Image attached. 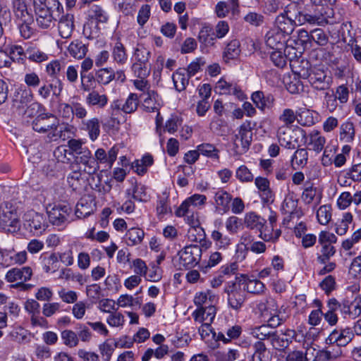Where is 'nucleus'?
<instances>
[{"instance_id": "nucleus-1", "label": "nucleus", "mask_w": 361, "mask_h": 361, "mask_svg": "<svg viewBox=\"0 0 361 361\" xmlns=\"http://www.w3.org/2000/svg\"><path fill=\"white\" fill-rule=\"evenodd\" d=\"M298 73L300 78L307 80L316 91H328L333 83V78L327 70L320 66H312L307 61L302 62Z\"/></svg>"}, {"instance_id": "nucleus-2", "label": "nucleus", "mask_w": 361, "mask_h": 361, "mask_svg": "<svg viewBox=\"0 0 361 361\" xmlns=\"http://www.w3.org/2000/svg\"><path fill=\"white\" fill-rule=\"evenodd\" d=\"M12 8L14 20L20 35L25 39H29L34 32L31 26L34 22L32 10L27 8L26 0H13Z\"/></svg>"}, {"instance_id": "nucleus-3", "label": "nucleus", "mask_w": 361, "mask_h": 361, "mask_svg": "<svg viewBox=\"0 0 361 361\" xmlns=\"http://www.w3.org/2000/svg\"><path fill=\"white\" fill-rule=\"evenodd\" d=\"M151 57V51L143 44H137L133 48L131 56V71L134 75L139 78H145L149 73L151 66L149 59Z\"/></svg>"}, {"instance_id": "nucleus-4", "label": "nucleus", "mask_w": 361, "mask_h": 361, "mask_svg": "<svg viewBox=\"0 0 361 361\" xmlns=\"http://www.w3.org/2000/svg\"><path fill=\"white\" fill-rule=\"evenodd\" d=\"M60 3L58 0H44L35 3L36 22L41 29H48L54 25L55 12H59Z\"/></svg>"}, {"instance_id": "nucleus-5", "label": "nucleus", "mask_w": 361, "mask_h": 361, "mask_svg": "<svg viewBox=\"0 0 361 361\" xmlns=\"http://www.w3.org/2000/svg\"><path fill=\"white\" fill-rule=\"evenodd\" d=\"M299 13V4L295 1L290 2L279 13L276 19L275 24L280 32L284 35H289L293 33L298 24L297 14Z\"/></svg>"}, {"instance_id": "nucleus-6", "label": "nucleus", "mask_w": 361, "mask_h": 361, "mask_svg": "<svg viewBox=\"0 0 361 361\" xmlns=\"http://www.w3.org/2000/svg\"><path fill=\"white\" fill-rule=\"evenodd\" d=\"M32 129L39 133H46L50 140H56L61 137L63 128H59L58 118L51 114L39 115L32 121Z\"/></svg>"}, {"instance_id": "nucleus-7", "label": "nucleus", "mask_w": 361, "mask_h": 361, "mask_svg": "<svg viewBox=\"0 0 361 361\" xmlns=\"http://www.w3.org/2000/svg\"><path fill=\"white\" fill-rule=\"evenodd\" d=\"M202 250L197 245H190L184 247L178 253L179 257V269H191L199 264Z\"/></svg>"}, {"instance_id": "nucleus-8", "label": "nucleus", "mask_w": 361, "mask_h": 361, "mask_svg": "<svg viewBox=\"0 0 361 361\" xmlns=\"http://www.w3.org/2000/svg\"><path fill=\"white\" fill-rule=\"evenodd\" d=\"M305 132L302 129L293 130L287 126H281L277 131V137L281 146L294 149L299 146V139L305 137Z\"/></svg>"}, {"instance_id": "nucleus-9", "label": "nucleus", "mask_w": 361, "mask_h": 361, "mask_svg": "<svg viewBox=\"0 0 361 361\" xmlns=\"http://www.w3.org/2000/svg\"><path fill=\"white\" fill-rule=\"evenodd\" d=\"M224 290L227 294L229 307L236 311L240 310L245 301V291L240 284L235 282L228 283Z\"/></svg>"}, {"instance_id": "nucleus-10", "label": "nucleus", "mask_w": 361, "mask_h": 361, "mask_svg": "<svg viewBox=\"0 0 361 361\" xmlns=\"http://www.w3.org/2000/svg\"><path fill=\"white\" fill-rule=\"evenodd\" d=\"M25 226L35 235L42 234L47 227L45 216L33 210L27 212L24 215Z\"/></svg>"}, {"instance_id": "nucleus-11", "label": "nucleus", "mask_w": 361, "mask_h": 361, "mask_svg": "<svg viewBox=\"0 0 361 361\" xmlns=\"http://www.w3.org/2000/svg\"><path fill=\"white\" fill-rule=\"evenodd\" d=\"M252 128L251 121H246L239 127L238 133L233 139L235 150H238L240 148L239 137H241L240 154L246 152L250 147L252 140Z\"/></svg>"}, {"instance_id": "nucleus-12", "label": "nucleus", "mask_w": 361, "mask_h": 361, "mask_svg": "<svg viewBox=\"0 0 361 361\" xmlns=\"http://www.w3.org/2000/svg\"><path fill=\"white\" fill-rule=\"evenodd\" d=\"M33 98V94L30 90H20L17 91L13 99V106L19 111V114H27L28 116L32 115L31 111L34 110L35 104H32L29 106L30 103Z\"/></svg>"}, {"instance_id": "nucleus-13", "label": "nucleus", "mask_w": 361, "mask_h": 361, "mask_svg": "<svg viewBox=\"0 0 361 361\" xmlns=\"http://www.w3.org/2000/svg\"><path fill=\"white\" fill-rule=\"evenodd\" d=\"M24 308L29 314L31 324L33 326L48 327V322L44 317L41 316L40 305L37 300L34 299L27 300Z\"/></svg>"}, {"instance_id": "nucleus-14", "label": "nucleus", "mask_w": 361, "mask_h": 361, "mask_svg": "<svg viewBox=\"0 0 361 361\" xmlns=\"http://www.w3.org/2000/svg\"><path fill=\"white\" fill-rule=\"evenodd\" d=\"M354 338V332L350 327L335 329L326 339L327 344L336 343L338 347H345Z\"/></svg>"}, {"instance_id": "nucleus-15", "label": "nucleus", "mask_w": 361, "mask_h": 361, "mask_svg": "<svg viewBox=\"0 0 361 361\" xmlns=\"http://www.w3.org/2000/svg\"><path fill=\"white\" fill-rule=\"evenodd\" d=\"M215 91L220 94L233 95L239 100L245 99V94L241 87L235 82L221 78L215 85Z\"/></svg>"}, {"instance_id": "nucleus-16", "label": "nucleus", "mask_w": 361, "mask_h": 361, "mask_svg": "<svg viewBox=\"0 0 361 361\" xmlns=\"http://www.w3.org/2000/svg\"><path fill=\"white\" fill-rule=\"evenodd\" d=\"M71 213V208L67 205H55L47 214L49 221L54 226H65L68 222V217Z\"/></svg>"}, {"instance_id": "nucleus-17", "label": "nucleus", "mask_w": 361, "mask_h": 361, "mask_svg": "<svg viewBox=\"0 0 361 361\" xmlns=\"http://www.w3.org/2000/svg\"><path fill=\"white\" fill-rule=\"evenodd\" d=\"M139 98L142 102V107L147 112H159L161 107V99L154 90H147L140 94ZM159 113L157 114V116Z\"/></svg>"}, {"instance_id": "nucleus-18", "label": "nucleus", "mask_w": 361, "mask_h": 361, "mask_svg": "<svg viewBox=\"0 0 361 361\" xmlns=\"http://www.w3.org/2000/svg\"><path fill=\"white\" fill-rule=\"evenodd\" d=\"M64 68V66L59 61L54 60L48 63L46 66V73L53 80H56L58 85L55 86L54 95L56 97H59L63 89V83L59 79V75L61 71Z\"/></svg>"}, {"instance_id": "nucleus-19", "label": "nucleus", "mask_w": 361, "mask_h": 361, "mask_svg": "<svg viewBox=\"0 0 361 361\" xmlns=\"http://www.w3.org/2000/svg\"><path fill=\"white\" fill-rule=\"evenodd\" d=\"M250 335L257 339V341L264 342V341L267 340L274 343V341H279L277 331L269 330L268 326H265V324L250 328Z\"/></svg>"}, {"instance_id": "nucleus-20", "label": "nucleus", "mask_w": 361, "mask_h": 361, "mask_svg": "<svg viewBox=\"0 0 361 361\" xmlns=\"http://www.w3.org/2000/svg\"><path fill=\"white\" fill-rule=\"evenodd\" d=\"M341 314L353 319L357 318L361 314V296H356L352 301L343 300L341 302Z\"/></svg>"}, {"instance_id": "nucleus-21", "label": "nucleus", "mask_w": 361, "mask_h": 361, "mask_svg": "<svg viewBox=\"0 0 361 361\" xmlns=\"http://www.w3.org/2000/svg\"><path fill=\"white\" fill-rule=\"evenodd\" d=\"M75 29V18L73 14L63 15L58 22L59 35L63 39H69Z\"/></svg>"}, {"instance_id": "nucleus-22", "label": "nucleus", "mask_w": 361, "mask_h": 361, "mask_svg": "<svg viewBox=\"0 0 361 361\" xmlns=\"http://www.w3.org/2000/svg\"><path fill=\"white\" fill-rule=\"evenodd\" d=\"M119 147L114 145L106 153L103 148H98L94 152V159L100 164H106L109 168H111L114 163L116 160L118 154Z\"/></svg>"}, {"instance_id": "nucleus-23", "label": "nucleus", "mask_w": 361, "mask_h": 361, "mask_svg": "<svg viewBox=\"0 0 361 361\" xmlns=\"http://www.w3.org/2000/svg\"><path fill=\"white\" fill-rule=\"evenodd\" d=\"M216 307L214 305L200 307L192 313L195 322L199 323L212 324L216 316Z\"/></svg>"}, {"instance_id": "nucleus-24", "label": "nucleus", "mask_w": 361, "mask_h": 361, "mask_svg": "<svg viewBox=\"0 0 361 361\" xmlns=\"http://www.w3.org/2000/svg\"><path fill=\"white\" fill-rule=\"evenodd\" d=\"M255 184L259 190L263 202L271 203L274 202V193L270 188V183L266 178L258 176L255 179Z\"/></svg>"}, {"instance_id": "nucleus-25", "label": "nucleus", "mask_w": 361, "mask_h": 361, "mask_svg": "<svg viewBox=\"0 0 361 361\" xmlns=\"http://www.w3.org/2000/svg\"><path fill=\"white\" fill-rule=\"evenodd\" d=\"M353 203L359 205L361 203V191H357L353 195L350 192H343L338 196L336 205L341 210H344Z\"/></svg>"}, {"instance_id": "nucleus-26", "label": "nucleus", "mask_w": 361, "mask_h": 361, "mask_svg": "<svg viewBox=\"0 0 361 361\" xmlns=\"http://www.w3.org/2000/svg\"><path fill=\"white\" fill-rule=\"evenodd\" d=\"M251 99L255 106L261 111L271 109L274 104L275 99L271 94H264L262 91H256L252 94Z\"/></svg>"}, {"instance_id": "nucleus-27", "label": "nucleus", "mask_w": 361, "mask_h": 361, "mask_svg": "<svg viewBox=\"0 0 361 361\" xmlns=\"http://www.w3.org/2000/svg\"><path fill=\"white\" fill-rule=\"evenodd\" d=\"M81 130L87 132L91 141H95L100 135V122L99 118L93 117L90 119L82 120Z\"/></svg>"}, {"instance_id": "nucleus-28", "label": "nucleus", "mask_w": 361, "mask_h": 361, "mask_svg": "<svg viewBox=\"0 0 361 361\" xmlns=\"http://www.w3.org/2000/svg\"><path fill=\"white\" fill-rule=\"evenodd\" d=\"M281 210L283 213L288 214L290 217H300L302 215L300 210L298 209V199L295 195L288 193L282 204Z\"/></svg>"}, {"instance_id": "nucleus-29", "label": "nucleus", "mask_w": 361, "mask_h": 361, "mask_svg": "<svg viewBox=\"0 0 361 361\" xmlns=\"http://www.w3.org/2000/svg\"><path fill=\"white\" fill-rule=\"evenodd\" d=\"M88 92V94L85 97V102L89 106L104 109L107 105L109 99L106 94L95 90Z\"/></svg>"}, {"instance_id": "nucleus-30", "label": "nucleus", "mask_w": 361, "mask_h": 361, "mask_svg": "<svg viewBox=\"0 0 361 361\" xmlns=\"http://www.w3.org/2000/svg\"><path fill=\"white\" fill-rule=\"evenodd\" d=\"M88 51V45L79 39L72 41L67 47V55L75 59H82Z\"/></svg>"}, {"instance_id": "nucleus-31", "label": "nucleus", "mask_w": 361, "mask_h": 361, "mask_svg": "<svg viewBox=\"0 0 361 361\" xmlns=\"http://www.w3.org/2000/svg\"><path fill=\"white\" fill-rule=\"evenodd\" d=\"M285 42L286 35L279 31H269L266 35V44L272 49H283Z\"/></svg>"}, {"instance_id": "nucleus-32", "label": "nucleus", "mask_w": 361, "mask_h": 361, "mask_svg": "<svg viewBox=\"0 0 361 361\" xmlns=\"http://www.w3.org/2000/svg\"><path fill=\"white\" fill-rule=\"evenodd\" d=\"M111 56L114 61L118 66H123L127 63L128 59L127 50L120 39H117L114 43L111 50Z\"/></svg>"}, {"instance_id": "nucleus-33", "label": "nucleus", "mask_w": 361, "mask_h": 361, "mask_svg": "<svg viewBox=\"0 0 361 361\" xmlns=\"http://www.w3.org/2000/svg\"><path fill=\"white\" fill-rule=\"evenodd\" d=\"M355 129L353 123L347 120L342 123L339 127V139L341 141L350 143L355 139Z\"/></svg>"}, {"instance_id": "nucleus-34", "label": "nucleus", "mask_w": 361, "mask_h": 361, "mask_svg": "<svg viewBox=\"0 0 361 361\" xmlns=\"http://www.w3.org/2000/svg\"><path fill=\"white\" fill-rule=\"evenodd\" d=\"M254 353L252 355L253 361H271V355L270 350L267 348L264 342L256 341L252 345Z\"/></svg>"}, {"instance_id": "nucleus-35", "label": "nucleus", "mask_w": 361, "mask_h": 361, "mask_svg": "<svg viewBox=\"0 0 361 361\" xmlns=\"http://www.w3.org/2000/svg\"><path fill=\"white\" fill-rule=\"evenodd\" d=\"M214 199L216 210L223 213L228 211L231 201V195L228 192L222 190H218L215 192Z\"/></svg>"}, {"instance_id": "nucleus-36", "label": "nucleus", "mask_w": 361, "mask_h": 361, "mask_svg": "<svg viewBox=\"0 0 361 361\" xmlns=\"http://www.w3.org/2000/svg\"><path fill=\"white\" fill-rule=\"evenodd\" d=\"M326 143V138L318 130H313L309 135L307 145L309 149L317 153L321 152Z\"/></svg>"}, {"instance_id": "nucleus-37", "label": "nucleus", "mask_w": 361, "mask_h": 361, "mask_svg": "<svg viewBox=\"0 0 361 361\" xmlns=\"http://www.w3.org/2000/svg\"><path fill=\"white\" fill-rule=\"evenodd\" d=\"M39 259L44 272H54L58 269L59 257L56 253H43Z\"/></svg>"}, {"instance_id": "nucleus-38", "label": "nucleus", "mask_w": 361, "mask_h": 361, "mask_svg": "<svg viewBox=\"0 0 361 361\" xmlns=\"http://www.w3.org/2000/svg\"><path fill=\"white\" fill-rule=\"evenodd\" d=\"M190 77L187 74L185 68L176 70L172 75L174 87L178 92L185 90L189 83Z\"/></svg>"}, {"instance_id": "nucleus-39", "label": "nucleus", "mask_w": 361, "mask_h": 361, "mask_svg": "<svg viewBox=\"0 0 361 361\" xmlns=\"http://www.w3.org/2000/svg\"><path fill=\"white\" fill-rule=\"evenodd\" d=\"M195 207L186 199L182 202L180 207L176 211V214L178 217L185 216L188 219V223L190 224H195L194 221L195 218L197 219V215L195 214Z\"/></svg>"}, {"instance_id": "nucleus-40", "label": "nucleus", "mask_w": 361, "mask_h": 361, "mask_svg": "<svg viewBox=\"0 0 361 361\" xmlns=\"http://www.w3.org/2000/svg\"><path fill=\"white\" fill-rule=\"evenodd\" d=\"M8 336L13 341L20 344L27 343L31 340V334L20 326L13 327Z\"/></svg>"}, {"instance_id": "nucleus-41", "label": "nucleus", "mask_w": 361, "mask_h": 361, "mask_svg": "<svg viewBox=\"0 0 361 361\" xmlns=\"http://www.w3.org/2000/svg\"><path fill=\"white\" fill-rule=\"evenodd\" d=\"M216 39V38L212 27L204 25L200 29L198 40L201 44L204 47H212L214 45Z\"/></svg>"}, {"instance_id": "nucleus-42", "label": "nucleus", "mask_w": 361, "mask_h": 361, "mask_svg": "<svg viewBox=\"0 0 361 361\" xmlns=\"http://www.w3.org/2000/svg\"><path fill=\"white\" fill-rule=\"evenodd\" d=\"M318 190L316 187L313 186V184L310 182H306L305 184V188L302 193V200L305 204H311L314 200L318 199V202H320L322 195H317Z\"/></svg>"}, {"instance_id": "nucleus-43", "label": "nucleus", "mask_w": 361, "mask_h": 361, "mask_svg": "<svg viewBox=\"0 0 361 361\" xmlns=\"http://www.w3.org/2000/svg\"><path fill=\"white\" fill-rule=\"evenodd\" d=\"M145 232L139 228H131L126 234V240L128 245L134 246L140 244L144 238Z\"/></svg>"}, {"instance_id": "nucleus-44", "label": "nucleus", "mask_w": 361, "mask_h": 361, "mask_svg": "<svg viewBox=\"0 0 361 361\" xmlns=\"http://www.w3.org/2000/svg\"><path fill=\"white\" fill-rule=\"evenodd\" d=\"M266 221L255 212H249L245 216V224L247 228L261 231Z\"/></svg>"}, {"instance_id": "nucleus-45", "label": "nucleus", "mask_w": 361, "mask_h": 361, "mask_svg": "<svg viewBox=\"0 0 361 361\" xmlns=\"http://www.w3.org/2000/svg\"><path fill=\"white\" fill-rule=\"evenodd\" d=\"M342 350L338 345L319 352L318 357L320 361H335L342 356Z\"/></svg>"}, {"instance_id": "nucleus-46", "label": "nucleus", "mask_w": 361, "mask_h": 361, "mask_svg": "<svg viewBox=\"0 0 361 361\" xmlns=\"http://www.w3.org/2000/svg\"><path fill=\"white\" fill-rule=\"evenodd\" d=\"M243 284L244 288L243 289L253 294H261L264 293L265 289L264 284L257 279H249L244 277Z\"/></svg>"}, {"instance_id": "nucleus-47", "label": "nucleus", "mask_w": 361, "mask_h": 361, "mask_svg": "<svg viewBox=\"0 0 361 361\" xmlns=\"http://www.w3.org/2000/svg\"><path fill=\"white\" fill-rule=\"evenodd\" d=\"M139 104V97L135 93H130L126 101L121 100L122 111L125 114H132L136 111Z\"/></svg>"}, {"instance_id": "nucleus-48", "label": "nucleus", "mask_w": 361, "mask_h": 361, "mask_svg": "<svg viewBox=\"0 0 361 361\" xmlns=\"http://www.w3.org/2000/svg\"><path fill=\"white\" fill-rule=\"evenodd\" d=\"M297 18L298 25H302L305 23H308L310 25H320L323 22V19L320 16L303 13L300 4L299 13L297 14Z\"/></svg>"}, {"instance_id": "nucleus-49", "label": "nucleus", "mask_w": 361, "mask_h": 361, "mask_svg": "<svg viewBox=\"0 0 361 361\" xmlns=\"http://www.w3.org/2000/svg\"><path fill=\"white\" fill-rule=\"evenodd\" d=\"M94 205L92 202L81 199L76 204L75 215L78 218H86L93 213Z\"/></svg>"}, {"instance_id": "nucleus-50", "label": "nucleus", "mask_w": 361, "mask_h": 361, "mask_svg": "<svg viewBox=\"0 0 361 361\" xmlns=\"http://www.w3.org/2000/svg\"><path fill=\"white\" fill-rule=\"evenodd\" d=\"M211 238L214 242L215 246L219 250H225L228 248L231 244V240L227 235H224L219 231L214 230L211 234Z\"/></svg>"}, {"instance_id": "nucleus-51", "label": "nucleus", "mask_w": 361, "mask_h": 361, "mask_svg": "<svg viewBox=\"0 0 361 361\" xmlns=\"http://www.w3.org/2000/svg\"><path fill=\"white\" fill-rule=\"evenodd\" d=\"M297 121L303 126H311L314 124L313 113L305 108H300L297 110Z\"/></svg>"}, {"instance_id": "nucleus-52", "label": "nucleus", "mask_w": 361, "mask_h": 361, "mask_svg": "<svg viewBox=\"0 0 361 361\" xmlns=\"http://www.w3.org/2000/svg\"><path fill=\"white\" fill-rule=\"evenodd\" d=\"M25 58L30 61L41 63L48 59V55L35 47H29L25 50Z\"/></svg>"}, {"instance_id": "nucleus-53", "label": "nucleus", "mask_w": 361, "mask_h": 361, "mask_svg": "<svg viewBox=\"0 0 361 361\" xmlns=\"http://www.w3.org/2000/svg\"><path fill=\"white\" fill-rule=\"evenodd\" d=\"M18 222V210L7 212H0V224L4 227H15Z\"/></svg>"}, {"instance_id": "nucleus-54", "label": "nucleus", "mask_w": 361, "mask_h": 361, "mask_svg": "<svg viewBox=\"0 0 361 361\" xmlns=\"http://www.w3.org/2000/svg\"><path fill=\"white\" fill-rule=\"evenodd\" d=\"M265 319L267 322L265 326H268V329H275L286 321V317L281 315V312L276 308L272 312L269 313Z\"/></svg>"}, {"instance_id": "nucleus-55", "label": "nucleus", "mask_w": 361, "mask_h": 361, "mask_svg": "<svg viewBox=\"0 0 361 361\" xmlns=\"http://www.w3.org/2000/svg\"><path fill=\"white\" fill-rule=\"evenodd\" d=\"M240 42L237 39L231 41L224 51V57L226 60L237 58L240 54Z\"/></svg>"}, {"instance_id": "nucleus-56", "label": "nucleus", "mask_w": 361, "mask_h": 361, "mask_svg": "<svg viewBox=\"0 0 361 361\" xmlns=\"http://www.w3.org/2000/svg\"><path fill=\"white\" fill-rule=\"evenodd\" d=\"M320 254H317V260L321 264L327 263L336 253V248L331 245H322Z\"/></svg>"}, {"instance_id": "nucleus-57", "label": "nucleus", "mask_w": 361, "mask_h": 361, "mask_svg": "<svg viewBox=\"0 0 361 361\" xmlns=\"http://www.w3.org/2000/svg\"><path fill=\"white\" fill-rule=\"evenodd\" d=\"M97 81L102 85H107L115 78V73L112 68H101L95 73Z\"/></svg>"}, {"instance_id": "nucleus-58", "label": "nucleus", "mask_w": 361, "mask_h": 361, "mask_svg": "<svg viewBox=\"0 0 361 361\" xmlns=\"http://www.w3.org/2000/svg\"><path fill=\"white\" fill-rule=\"evenodd\" d=\"M54 155L58 161L64 164L71 163L73 158L70 149H67L66 146L62 145L59 146L55 149Z\"/></svg>"}, {"instance_id": "nucleus-59", "label": "nucleus", "mask_w": 361, "mask_h": 361, "mask_svg": "<svg viewBox=\"0 0 361 361\" xmlns=\"http://www.w3.org/2000/svg\"><path fill=\"white\" fill-rule=\"evenodd\" d=\"M61 336L63 344L69 348H74L78 345L79 338L78 335L72 330L66 329L63 331Z\"/></svg>"}, {"instance_id": "nucleus-60", "label": "nucleus", "mask_w": 361, "mask_h": 361, "mask_svg": "<svg viewBox=\"0 0 361 361\" xmlns=\"http://www.w3.org/2000/svg\"><path fill=\"white\" fill-rule=\"evenodd\" d=\"M331 206L324 204L321 206L317 212V218L322 225H326L331 219Z\"/></svg>"}, {"instance_id": "nucleus-61", "label": "nucleus", "mask_w": 361, "mask_h": 361, "mask_svg": "<svg viewBox=\"0 0 361 361\" xmlns=\"http://www.w3.org/2000/svg\"><path fill=\"white\" fill-rule=\"evenodd\" d=\"M297 111H294L291 109H285L279 116V120L283 123L282 126L291 128L293 123L297 121Z\"/></svg>"}, {"instance_id": "nucleus-62", "label": "nucleus", "mask_w": 361, "mask_h": 361, "mask_svg": "<svg viewBox=\"0 0 361 361\" xmlns=\"http://www.w3.org/2000/svg\"><path fill=\"white\" fill-rule=\"evenodd\" d=\"M130 267L135 273L134 275H139L140 278L142 276L147 277L148 267L142 259L137 258L133 259L130 264Z\"/></svg>"}, {"instance_id": "nucleus-63", "label": "nucleus", "mask_w": 361, "mask_h": 361, "mask_svg": "<svg viewBox=\"0 0 361 361\" xmlns=\"http://www.w3.org/2000/svg\"><path fill=\"white\" fill-rule=\"evenodd\" d=\"M261 8L265 14L276 13L282 8L280 0H262Z\"/></svg>"}, {"instance_id": "nucleus-64", "label": "nucleus", "mask_w": 361, "mask_h": 361, "mask_svg": "<svg viewBox=\"0 0 361 361\" xmlns=\"http://www.w3.org/2000/svg\"><path fill=\"white\" fill-rule=\"evenodd\" d=\"M222 259L223 257L221 252L217 251L212 252L209 255L207 264H202L200 267V271L204 274H207L212 267L219 264L222 261Z\"/></svg>"}]
</instances>
